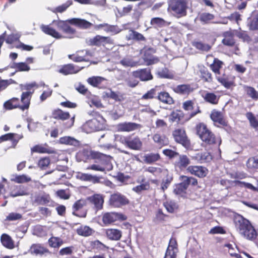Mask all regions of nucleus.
Instances as JSON below:
<instances>
[{"instance_id": "f257e3e1", "label": "nucleus", "mask_w": 258, "mask_h": 258, "mask_svg": "<svg viewBox=\"0 0 258 258\" xmlns=\"http://www.w3.org/2000/svg\"><path fill=\"white\" fill-rule=\"evenodd\" d=\"M67 21L53 20L52 23L49 25H41L40 29L45 34L49 35L56 39H60L63 38V36L58 32L56 31L51 25H55L59 30L62 31L66 34H73L76 31L72 28L69 24Z\"/></svg>"}, {"instance_id": "f03ea898", "label": "nucleus", "mask_w": 258, "mask_h": 258, "mask_svg": "<svg viewBox=\"0 0 258 258\" xmlns=\"http://www.w3.org/2000/svg\"><path fill=\"white\" fill-rule=\"evenodd\" d=\"M234 223L236 229L245 238L250 240L256 239V231L249 220L238 214L234 216Z\"/></svg>"}, {"instance_id": "7ed1b4c3", "label": "nucleus", "mask_w": 258, "mask_h": 258, "mask_svg": "<svg viewBox=\"0 0 258 258\" xmlns=\"http://www.w3.org/2000/svg\"><path fill=\"white\" fill-rule=\"evenodd\" d=\"M234 223L236 229L245 238L250 240L256 239V231L249 220L238 214L234 216Z\"/></svg>"}, {"instance_id": "20e7f679", "label": "nucleus", "mask_w": 258, "mask_h": 258, "mask_svg": "<svg viewBox=\"0 0 258 258\" xmlns=\"http://www.w3.org/2000/svg\"><path fill=\"white\" fill-rule=\"evenodd\" d=\"M181 182L176 184L174 188V193L177 195L184 196L186 194V190L189 185L196 186L198 185V181L197 178L192 176L181 175L179 177Z\"/></svg>"}, {"instance_id": "39448f33", "label": "nucleus", "mask_w": 258, "mask_h": 258, "mask_svg": "<svg viewBox=\"0 0 258 258\" xmlns=\"http://www.w3.org/2000/svg\"><path fill=\"white\" fill-rule=\"evenodd\" d=\"M187 2L186 0H170L168 10L177 18L185 16L187 14Z\"/></svg>"}, {"instance_id": "423d86ee", "label": "nucleus", "mask_w": 258, "mask_h": 258, "mask_svg": "<svg viewBox=\"0 0 258 258\" xmlns=\"http://www.w3.org/2000/svg\"><path fill=\"white\" fill-rule=\"evenodd\" d=\"M172 136L176 143L181 145L186 149L191 148L190 141L184 128H178L174 129L172 133Z\"/></svg>"}, {"instance_id": "0eeeda50", "label": "nucleus", "mask_w": 258, "mask_h": 258, "mask_svg": "<svg viewBox=\"0 0 258 258\" xmlns=\"http://www.w3.org/2000/svg\"><path fill=\"white\" fill-rule=\"evenodd\" d=\"M235 35V30L230 29L228 31L224 32L222 33L223 37L222 40V43L227 47L231 48L233 49L235 53L239 51L238 44L237 43L236 40L234 37Z\"/></svg>"}, {"instance_id": "6e6552de", "label": "nucleus", "mask_w": 258, "mask_h": 258, "mask_svg": "<svg viewBox=\"0 0 258 258\" xmlns=\"http://www.w3.org/2000/svg\"><path fill=\"white\" fill-rule=\"evenodd\" d=\"M130 201L124 195L119 192L111 194L109 199V205L113 208H119L129 205Z\"/></svg>"}, {"instance_id": "1a4fd4ad", "label": "nucleus", "mask_w": 258, "mask_h": 258, "mask_svg": "<svg viewBox=\"0 0 258 258\" xmlns=\"http://www.w3.org/2000/svg\"><path fill=\"white\" fill-rule=\"evenodd\" d=\"M126 215L118 212H106L102 215V221L105 226L112 224L116 221H123L127 220Z\"/></svg>"}, {"instance_id": "9d476101", "label": "nucleus", "mask_w": 258, "mask_h": 258, "mask_svg": "<svg viewBox=\"0 0 258 258\" xmlns=\"http://www.w3.org/2000/svg\"><path fill=\"white\" fill-rule=\"evenodd\" d=\"M77 156L80 157L81 158V160L83 161H86L90 159H102L106 160L109 159V157L106 154L88 149H84L80 151L78 153Z\"/></svg>"}, {"instance_id": "9b49d317", "label": "nucleus", "mask_w": 258, "mask_h": 258, "mask_svg": "<svg viewBox=\"0 0 258 258\" xmlns=\"http://www.w3.org/2000/svg\"><path fill=\"white\" fill-rule=\"evenodd\" d=\"M89 45L97 47L105 46L106 45H112L114 44L113 40L109 36H103L97 35L89 41Z\"/></svg>"}, {"instance_id": "f8f14e48", "label": "nucleus", "mask_w": 258, "mask_h": 258, "mask_svg": "<svg viewBox=\"0 0 258 258\" xmlns=\"http://www.w3.org/2000/svg\"><path fill=\"white\" fill-rule=\"evenodd\" d=\"M107 156L109 157V159H108V160H106L102 159H97L101 162L102 165L92 164L88 166L86 169L102 172L105 171V170H107V171L111 170L113 168V166L111 162L112 157L109 155H107Z\"/></svg>"}, {"instance_id": "ddd939ff", "label": "nucleus", "mask_w": 258, "mask_h": 258, "mask_svg": "<svg viewBox=\"0 0 258 258\" xmlns=\"http://www.w3.org/2000/svg\"><path fill=\"white\" fill-rule=\"evenodd\" d=\"M186 171L190 174L200 178L206 177L209 173V170L205 166L201 165H189Z\"/></svg>"}, {"instance_id": "4468645a", "label": "nucleus", "mask_w": 258, "mask_h": 258, "mask_svg": "<svg viewBox=\"0 0 258 258\" xmlns=\"http://www.w3.org/2000/svg\"><path fill=\"white\" fill-rule=\"evenodd\" d=\"M87 82L91 86L99 89H104L108 86L107 80L100 76H92L87 79Z\"/></svg>"}, {"instance_id": "2eb2a0df", "label": "nucleus", "mask_w": 258, "mask_h": 258, "mask_svg": "<svg viewBox=\"0 0 258 258\" xmlns=\"http://www.w3.org/2000/svg\"><path fill=\"white\" fill-rule=\"evenodd\" d=\"M210 116L215 125L218 127L227 126L228 122L221 111L216 109H213Z\"/></svg>"}, {"instance_id": "dca6fc26", "label": "nucleus", "mask_w": 258, "mask_h": 258, "mask_svg": "<svg viewBox=\"0 0 258 258\" xmlns=\"http://www.w3.org/2000/svg\"><path fill=\"white\" fill-rule=\"evenodd\" d=\"M178 251V244L175 238H170L164 258H176Z\"/></svg>"}, {"instance_id": "f3484780", "label": "nucleus", "mask_w": 258, "mask_h": 258, "mask_svg": "<svg viewBox=\"0 0 258 258\" xmlns=\"http://www.w3.org/2000/svg\"><path fill=\"white\" fill-rule=\"evenodd\" d=\"M87 201L90 204L93 206V208L96 210H100L103 208L104 198L99 194H94L87 198Z\"/></svg>"}, {"instance_id": "a211bd4d", "label": "nucleus", "mask_w": 258, "mask_h": 258, "mask_svg": "<svg viewBox=\"0 0 258 258\" xmlns=\"http://www.w3.org/2000/svg\"><path fill=\"white\" fill-rule=\"evenodd\" d=\"M132 73L134 77L139 78L142 81L151 80L153 78L151 70L148 68L140 69L133 72Z\"/></svg>"}, {"instance_id": "6ab92c4d", "label": "nucleus", "mask_w": 258, "mask_h": 258, "mask_svg": "<svg viewBox=\"0 0 258 258\" xmlns=\"http://www.w3.org/2000/svg\"><path fill=\"white\" fill-rule=\"evenodd\" d=\"M140 124L133 122H124L117 124V130L119 132H131L141 128Z\"/></svg>"}, {"instance_id": "aec40b11", "label": "nucleus", "mask_w": 258, "mask_h": 258, "mask_svg": "<svg viewBox=\"0 0 258 258\" xmlns=\"http://www.w3.org/2000/svg\"><path fill=\"white\" fill-rule=\"evenodd\" d=\"M31 93L22 92L21 95L20 99L19 98L20 110L25 111L28 110L31 104L32 98Z\"/></svg>"}, {"instance_id": "412c9836", "label": "nucleus", "mask_w": 258, "mask_h": 258, "mask_svg": "<svg viewBox=\"0 0 258 258\" xmlns=\"http://www.w3.org/2000/svg\"><path fill=\"white\" fill-rule=\"evenodd\" d=\"M86 205V201L84 200H79L77 201L73 206V214L79 217H85L86 216V211H82L81 210L84 206Z\"/></svg>"}, {"instance_id": "4be33fe9", "label": "nucleus", "mask_w": 258, "mask_h": 258, "mask_svg": "<svg viewBox=\"0 0 258 258\" xmlns=\"http://www.w3.org/2000/svg\"><path fill=\"white\" fill-rule=\"evenodd\" d=\"M172 89L174 93L181 95H188L194 90L191 85L188 84L178 85Z\"/></svg>"}, {"instance_id": "5701e85b", "label": "nucleus", "mask_w": 258, "mask_h": 258, "mask_svg": "<svg viewBox=\"0 0 258 258\" xmlns=\"http://www.w3.org/2000/svg\"><path fill=\"white\" fill-rule=\"evenodd\" d=\"M69 24L74 25L79 28L83 29H87L90 28L93 24L90 22L82 19L80 18H72L68 20Z\"/></svg>"}, {"instance_id": "b1692460", "label": "nucleus", "mask_w": 258, "mask_h": 258, "mask_svg": "<svg viewBox=\"0 0 258 258\" xmlns=\"http://www.w3.org/2000/svg\"><path fill=\"white\" fill-rule=\"evenodd\" d=\"M200 80L204 83H211L213 82V77L210 71L205 67H201L199 70Z\"/></svg>"}, {"instance_id": "393cba45", "label": "nucleus", "mask_w": 258, "mask_h": 258, "mask_svg": "<svg viewBox=\"0 0 258 258\" xmlns=\"http://www.w3.org/2000/svg\"><path fill=\"white\" fill-rule=\"evenodd\" d=\"M184 116V114L181 110H173L169 115V121L171 123L176 122L178 124H183L184 123L183 121Z\"/></svg>"}, {"instance_id": "a878e982", "label": "nucleus", "mask_w": 258, "mask_h": 258, "mask_svg": "<svg viewBox=\"0 0 258 258\" xmlns=\"http://www.w3.org/2000/svg\"><path fill=\"white\" fill-rule=\"evenodd\" d=\"M22 138V135L15 133H8L0 137V144L3 142L11 141L12 144L16 146Z\"/></svg>"}, {"instance_id": "bb28decb", "label": "nucleus", "mask_w": 258, "mask_h": 258, "mask_svg": "<svg viewBox=\"0 0 258 258\" xmlns=\"http://www.w3.org/2000/svg\"><path fill=\"white\" fill-rule=\"evenodd\" d=\"M51 116L56 120L64 121L71 117L70 113L68 111H64L61 109L57 108L52 111Z\"/></svg>"}, {"instance_id": "cd10ccee", "label": "nucleus", "mask_w": 258, "mask_h": 258, "mask_svg": "<svg viewBox=\"0 0 258 258\" xmlns=\"http://www.w3.org/2000/svg\"><path fill=\"white\" fill-rule=\"evenodd\" d=\"M3 108L5 110L20 109L19 98L14 97L6 101L3 104Z\"/></svg>"}, {"instance_id": "c85d7f7f", "label": "nucleus", "mask_w": 258, "mask_h": 258, "mask_svg": "<svg viewBox=\"0 0 258 258\" xmlns=\"http://www.w3.org/2000/svg\"><path fill=\"white\" fill-rule=\"evenodd\" d=\"M202 96L205 102L212 105H217L219 101L220 97L213 92L205 91Z\"/></svg>"}, {"instance_id": "c756f323", "label": "nucleus", "mask_w": 258, "mask_h": 258, "mask_svg": "<svg viewBox=\"0 0 258 258\" xmlns=\"http://www.w3.org/2000/svg\"><path fill=\"white\" fill-rule=\"evenodd\" d=\"M106 237L111 240L117 241L122 237L121 230L115 228H108L105 230Z\"/></svg>"}, {"instance_id": "7c9ffc66", "label": "nucleus", "mask_w": 258, "mask_h": 258, "mask_svg": "<svg viewBox=\"0 0 258 258\" xmlns=\"http://www.w3.org/2000/svg\"><path fill=\"white\" fill-rule=\"evenodd\" d=\"M76 177L83 181H90L93 183H98L100 182V177L97 176H93L88 173H84L81 172L77 173Z\"/></svg>"}, {"instance_id": "2f4dec72", "label": "nucleus", "mask_w": 258, "mask_h": 258, "mask_svg": "<svg viewBox=\"0 0 258 258\" xmlns=\"http://www.w3.org/2000/svg\"><path fill=\"white\" fill-rule=\"evenodd\" d=\"M86 96L87 99V102L90 106H94L97 108L103 107L101 101L98 96L92 94L90 91L86 95Z\"/></svg>"}, {"instance_id": "473e14b6", "label": "nucleus", "mask_w": 258, "mask_h": 258, "mask_svg": "<svg viewBox=\"0 0 258 258\" xmlns=\"http://www.w3.org/2000/svg\"><path fill=\"white\" fill-rule=\"evenodd\" d=\"M143 146V143L139 137L132 138L130 136L127 147L134 150H140Z\"/></svg>"}, {"instance_id": "72a5a7b5", "label": "nucleus", "mask_w": 258, "mask_h": 258, "mask_svg": "<svg viewBox=\"0 0 258 258\" xmlns=\"http://www.w3.org/2000/svg\"><path fill=\"white\" fill-rule=\"evenodd\" d=\"M80 70L76 68L73 64L69 63L62 66L59 69L58 72L64 75H68L70 74H76Z\"/></svg>"}, {"instance_id": "f704fd0d", "label": "nucleus", "mask_w": 258, "mask_h": 258, "mask_svg": "<svg viewBox=\"0 0 258 258\" xmlns=\"http://www.w3.org/2000/svg\"><path fill=\"white\" fill-rule=\"evenodd\" d=\"M216 79L219 83L226 89H229L231 87L235 86L234 80L230 79V78L225 74H223L222 76H217Z\"/></svg>"}, {"instance_id": "c9c22d12", "label": "nucleus", "mask_w": 258, "mask_h": 258, "mask_svg": "<svg viewBox=\"0 0 258 258\" xmlns=\"http://www.w3.org/2000/svg\"><path fill=\"white\" fill-rule=\"evenodd\" d=\"M76 231L78 235L83 237H89L95 233L94 229L87 225H81Z\"/></svg>"}, {"instance_id": "e433bc0d", "label": "nucleus", "mask_w": 258, "mask_h": 258, "mask_svg": "<svg viewBox=\"0 0 258 258\" xmlns=\"http://www.w3.org/2000/svg\"><path fill=\"white\" fill-rule=\"evenodd\" d=\"M157 99L164 104L172 105L175 101L170 94L165 91H162L158 93Z\"/></svg>"}, {"instance_id": "4c0bfd02", "label": "nucleus", "mask_w": 258, "mask_h": 258, "mask_svg": "<svg viewBox=\"0 0 258 258\" xmlns=\"http://www.w3.org/2000/svg\"><path fill=\"white\" fill-rule=\"evenodd\" d=\"M152 139L154 142L160 148L167 146L168 144V139L164 135L159 133H156L153 135Z\"/></svg>"}, {"instance_id": "58836bf2", "label": "nucleus", "mask_w": 258, "mask_h": 258, "mask_svg": "<svg viewBox=\"0 0 258 258\" xmlns=\"http://www.w3.org/2000/svg\"><path fill=\"white\" fill-rule=\"evenodd\" d=\"M30 252L32 254L36 255H42L44 253L49 252V250L41 244H33L30 247Z\"/></svg>"}, {"instance_id": "ea45409f", "label": "nucleus", "mask_w": 258, "mask_h": 258, "mask_svg": "<svg viewBox=\"0 0 258 258\" xmlns=\"http://www.w3.org/2000/svg\"><path fill=\"white\" fill-rule=\"evenodd\" d=\"M138 182H140L141 184L137 185L133 188V190L138 194H140L142 191L148 190L150 188V184L148 181H146V179L143 178L141 181H138Z\"/></svg>"}, {"instance_id": "a19ab883", "label": "nucleus", "mask_w": 258, "mask_h": 258, "mask_svg": "<svg viewBox=\"0 0 258 258\" xmlns=\"http://www.w3.org/2000/svg\"><path fill=\"white\" fill-rule=\"evenodd\" d=\"M190 163L189 158L185 155H179V159L176 162V166L180 170L187 168Z\"/></svg>"}, {"instance_id": "79ce46f5", "label": "nucleus", "mask_w": 258, "mask_h": 258, "mask_svg": "<svg viewBox=\"0 0 258 258\" xmlns=\"http://www.w3.org/2000/svg\"><path fill=\"white\" fill-rule=\"evenodd\" d=\"M200 139L206 145H212L217 144V140L215 135L210 131L203 136Z\"/></svg>"}, {"instance_id": "37998d69", "label": "nucleus", "mask_w": 258, "mask_h": 258, "mask_svg": "<svg viewBox=\"0 0 258 258\" xmlns=\"http://www.w3.org/2000/svg\"><path fill=\"white\" fill-rule=\"evenodd\" d=\"M1 241L4 246L12 249L15 247L14 242L12 238L7 234H3L1 237Z\"/></svg>"}, {"instance_id": "c03bdc74", "label": "nucleus", "mask_w": 258, "mask_h": 258, "mask_svg": "<svg viewBox=\"0 0 258 258\" xmlns=\"http://www.w3.org/2000/svg\"><path fill=\"white\" fill-rule=\"evenodd\" d=\"M224 62L217 58H214L212 63L209 67L215 75H220V70L222 68Z\"/></svg>"}, {"instance_id": "a18cd8bd", "label": "nucleus", "mask_w": 258, "mask_h": 258, "mask_svg": "<svg viewBox=\"0 0 258 258\" xmlns=\"http://www.w3.org/2000/svg\"><path fill=\"white\" fill-rule=\"evenodd\" d=\"M195 130L196 134L200 138L204 136L205 134H207L208 132L211 131L208 128L207 125L204 122L198 123L195 127Z\"/></svg>"}, {"instance_id": "49530a36", "label": "nucleus", "mask_w": 258, "mask_h": 258, "mask_svg": "<svg viewBox=\"0 0 258 258\" xmlns=\"http://www.w3.org/2000/svg\"><path fill=\"white\" fill-rule=\"evenodd\" d=\"M143 59L146 66L156 64L160 60L158 57L152 55L148 51L145 52L143 56Z\"/></svg>"}, {"instance_id": "de8ad7c7", "label": "nucleus", "mask_w": 258, "mask_h": 258, "mask_svg": "<svg viewBox=\"0 0 258 258\" xmlns=\"http://www.w3.org/2000/svg\"><path fill=\"white\" fill-rule=\"evenodd\" d=\"M150 24L156 28L157 27L161 28L169 26L170 24V23L166 21L161 18L155 17L151 19Z\"/></svg>"}, {"instance_id": "09e8293b", "label": "nucleus", "mask_w": 258, "mask_h": 258, "mask_svg": "<svg viewBox=\"0 0 258 258\" xmlns=\"http://www.w3.org/2000/svg\"><path fill=\"white\" fill-rule=\"evenodd\" d=\"M160 159V155L159 153H151L145 155L144 156V162L149 164L155 163Z\"/></svg>"}, {"instance_id": "8fccbe9b", "label": "nucleus", "mask_w": 258, "mask_h": 258, "mask_svg": "<svg viewBox=\"0 0 258 258\" xmlns=\"http://www.w3.org/2000/svg\"><path fill=\"white\" fill-rule=\"evenodd\" d=\"M21 35L18 33H12L7 36L5 38V40L7 44H12L17 42L19 43Z\"/></svg>"}, {"instance_id": "3c124183", "label": "nucleus", "mask_w": 258, "mask_h": 258, "mask_svg": "<svg viewBox=\"0 0 258 258\" xmlns=\"http://www.w3.org/2000/svg\"><path fill=\"white\" fill-rule=\"evenodd\" d=\"M97 123L96 120H89L84 125V129L87 133H91L99 130V128L96 126Z\"/></svg>"}, {"instance_id": "603ef678", "label": "nucleus", "mask_w": 258, "mask_h": 258, "mask_svg": "<svg viewBox=\"0 0 258 258\" xmlns=\"http://www.w3.org/2000/svg\"><path fill=\"white\" fill-rule=\"evenodd\" d=\"M73 4L72 0H69L65 3L62 4L61 5L58 6L51 10V11L55 13H62L66 11L67 9Z\"/></svg>"}, {"instance_id": "864d4df0", "label": "nucleus", "mask_w": 258, "mask_h": 258, "mask_svg": "<svg viewBox=\"0 0 258 258\" xmlns=\"http://www.w3.org/2000/svg\"><path fill=\"white\" fill-rule=\"evenodd\" d=\"M50 247L52 248H59L63 243V240L58 237H51L48 240Z\"/></svg>"}, {"instance_id": "5fc2aeb1", "label": "nucleus", "mask_w": 258, "mask_h": 258, "mask_svg": "<svg viewBox=\"0 0 258 258\" xmlns=\"http://www.w3.org/2000/svg\"><path fill=\"white\" fill-rule=\"evenodd\" d=\"M192 45L196 49L202 51H208L211 48L209 44L203 43L201 41H194L192 42Z\"/></svg>"}, {"instance_id": "6e6d98bb", "label": "nucleus", "mask_w": 258, "mask_h": 258, "mask_svg": "<svg viewBox=\"0 0 258 258\" xmlns=\"http://www.w3.org/2000/svg\"><path fill=\"white\" fill-rule=\"evenodd\" d=\"M243 88L248 97L255 100L258 99V92L253 87L249 86H244Z\"/></svg>"}, {"instance_id": "4d7b16f0", "label": "nucleus", "mask_w": 258, "mask_h": 258, "mask_svg": "<svg viewBox=\"0 0 258 258\" xmlns=\"http://www.w3.org/2000/svg\"><path fill=\"white\" fill-rule=\"evenodd\" d=\"M248 26L250 30H258V13L251 16Z\"/></svg>"}, {"instance_id": "13d9d810", "label": "nucleus", "mask_w": 258, "mask_h": 258, "mask_svg": "<svg viewBox=\"0 0 258 258\" xmlns=\"http://www.w3.org/2000/svg\"><path fill=\"white\" fill-rule=\"evenodd\" d=\"M51 201L50 196L48 194L38 196L35 199V202L38 205H48Z\"/></svg>"}, {"instance_id": "bf43d9fd", "label": "nucleus", "mask_w": 258, "mask_h": 258, "mask_svg": "<svg viewBox=\"0 0 258 258\" xmlns=\"http://www.w3.org/2000/svg\"><path fill=\"white\" fill-rule=\"evenodd\" d=\"M31 153H38L40 154H43V153H48L50 154L52 153V151H50V149L44 147L42 145H36L34 146H33L31 149Z\"/></svg>"}, {"instance_id": "052dcab7", "label": "nucleus", "mask_w": 258, "mask_h": 258, "mask_svg": "<svg viewBox=\"0 0 258 258\" xmlns=\"http://www.w3.org/2000/svg\"><path fill=\"white\" fill-rule=\"evenodd\" d=\"M90 246L93 249L98 251L104 250L108 249V247L99 240H95L90 242Z\"/></svg>"}, {"instance_id": "680f3d73", "label": "nucleus", "mask_w": 258, "mask_h": 258, "mask_svg": "<svg viewBox=\"0 0 258 258\" xmlns=\"http://www.w3.org/2000/svg\"><path fill=\"white\" fill-rule=\"evenodd\" d=\"M246 117L249 120L251 126L256 130H258V120L254 114L251 112H248L246 113Z\"/></svg>"}, {"instance_id": "e2e57ef3", "label": "nucleus", "mask_w": 258, "mask_h": 258, "mask_svg": "<svg viewBox=\"0 0 258 258\" xmlns=\"http://www.w3.org/2000/svg\"><path fill=\"white\" fill-rule=\"evenodd\" d=\"M12 68L16 69V72L29 71L30 67L25 62L14 63Z\"/></svg>"}, {"instance_id": "0e129e2a", "label": "nucleus", "mask_w": 258, "mask_h": 258, "mask_svg": "<svg viewBox=\"0 0 258 258\" xmlns=\"http://www.w3.org/2000/svg\"><path fill=\"white\" fill-rule=\"evenodd\" d=\"M235 32L237 37L242 39L243 42H249L251 41V39L246 31L240 30L239 31L235 30Z\"/></svg>"}, {"instance_id": "69168bd1", "label": "nucleus", "mask_w": 258, "mask_h": 258, "mask_svg": "<svg viewBox=\"0 0 258 258\" xmlns=\"http://www.w3.org/2000/svg\"><path fill=\"white\" fill-rule=\"evenodd\" d=\"M163 206L166 210L170 213H173L174 211L178 209V206L174 202L170 201H166L163 204Z\"/></svg>"}, {"instance_id": "338daca9", "label": "nucleus", "mask_w": 258, "mask_h": 258, "mask_svg": "<svg viewBox=\"0 0 258 258\" xmlns=\"http://www.w3.org/2000/svg\"><path fill=\"white\" fill-rule=\"evenodd\" d=\"M50 163V159L48 157L41 158L38 162V166L42 170L46 169Z\"/></svg>"}, {"instance_id": "774afa93", "label": "nucleus", "mask_w": 258, "mask_h": 258, "mask_svg": "<svg viewBox=\"0 0 258 258\" xmlns=\"http://www.w3.org/2000/svg\"><path fill=\"white\" fill-rule=\"evenodd\" d=\"M214 18L215 16L213 14L209 13H203L200 15V20L205 24L209 23Z\"/></svg>"}]
</instances>
